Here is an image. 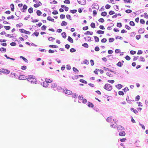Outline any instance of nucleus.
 <instances>
[{
  "instance_id": "1",
  "label": "nucleus",
  "mask_w": 148,
  "mask_h": 148,
  "mask_svg": "<svg viewBox=\"0 0 148 148\" xmlns=\"http://www.w3.org/2000/svg\"><path fill=\"white\" fill-rule=\"evenodd\" d=\"M35 77V76L34 75H28L27 81L30 82L31 84H36L37 80Z\"/></svg>"
},
{
  "instance_id": "2",
  "label": "nucleus",
  "mask_w": 148,
  "mask_h": 148,
  "mask_svg": "<svg viewBox=\"0 0 148 148\" xmlns=\"http://www.w3.org/2000/svg\"><path fill=\"white\" fill-rule=\"evenodd\" d=\"M104 88L108 91H110L112 89V86L110 84H106L104 86Z\"/></svg>"
},
{
  "instance_id": "3",
  "label": "nucleus",
  "mask_w": 148,
  "mask_h": 148,
  "mask_svg": "<svg viewBox=\"0 0 148 148\" xmlns=\"http://www.w3.org/2000/svg\"><path fill=\"white\" fill-rule=\"evenodd\" d=\"M45 81L44 82H43L42 83H41V84L44 87H46L48 86L49 84L47 82V79L46 78L45 79Z\"/></svg>"
},
{
  "instance_id": "4",
  "label": "nucleus",
  "mask_w": 148,
  "mask_h": 148,
  "mask_svg": "<svg viewBox=\"0 0 148 148\" xmlns=\"http://www.w3.org/2000/svg\"><path fill=\"white\" fill-rule=\"evenodd\" d=\"M1 72L6 74H8L10 72V71L8 69H1Z\"/></svg>"
},
{
  "instance_id": "5",
  "label": "nucleus",
  "mask_w": 148,
  "mask_h": 148,
  "mask_svg": "<svg viewBox=\"0 0 148 148\" xmlns=\"http://www.w3.org/2000/svg\"><path fill=\"white\" fill-rule=\"evenodd\" d=\"M18 77V79L21 80H23L25 79H27V77L26 76L23 75H21L19 76Z\"/></svg>"
},
{
  "instance_id": "6",
  "label": "nucleus",
  "mask_w": 148,
  "mask_h": 148,
  "mask_svg": "<svg viewBox=\"0 0 148 148\" xmlns=\"http://www.w3.org/2000/svg\"><path fill=\"white\" fill-rule=\"evenodd\" d=\"M80 1H79L78 0L77 1L78 3L82 5H85L86 4V0H80Z\"/></svg>"
},
{
  "instance_id": "7",
  "label": "nucleus",
  "mask_w": 148,
  "mask_h": 148,
  "mask_svg": "<svg viewBox=\"0 0 148 148\" xmlns=\"http://www.w3.org/2000/svg\"><path fill=\"white\" fill-rule=\"evenodd\" d=\"M10 77H14V78H17L18 77V75L15 73H11Z\"/></svg>"
},
{
  "instance_id": "8",
  "label": "nucleus",
  "mask_w": 148,
  "mask_h": 148,
  "mask_svg": "<svg viewBox=\"0 0 148 148\" xmlns=\"http://www.w3.org/2000/svg\"><path fill=\"white\" fill-rule=\"evenodd\" d=\"M27 6L24 4L23 5V8L22 9H21V10H23V11H22V12H25V10H26L27 9Z\"/></svg>"
},
{
  "instance_id": "9",
  "label": "nucleus",
  "mask_w": 148,
  "mask_h": 148,
  "mask_svg": "<svg viewBox=\"0 0 148 148\" xmlns=\"http://www.w3.org/2000/svg\"><path fill=\"white\" fill-rule=\"evenodd\" d=\"M117 125L116 123L113 124L112 122L110 123V126L112 128H115L117 127Z\"/></svg>"
},
{
  "instance_id": "10",
  "label": "nucleus",
  "mask_w": 148,
  "mask_h": 148,
  "mask_svg": "<svg viewBox=\"0 0 148 148\" xmlns=\"http://www.w3.org/2000/svg\"><path fill=\"white\" fill-rule=\"evenodd\" d=\"M88 106L89 107L93 108L94 107V105L93 104L89 101L88 102Z\"/></svg>"
},
{
  "instance_id": "11",
  "label": "nucleus",
  "mask_w": 148,
  "mask_h": 148,
  "mask_svg": "<svg viewBox=\"0 0 148 148\" xmlns=\"http://www.w3.org/2000/svg\"><path fill=\"white\" fill-rule=\"evenodd\" d=\"M145 32V30L144 28H141L139 29L138 30L139 33L142 34L143 33Z\"/></svg>"
},
{
  "instance_id": "12",
  "label": "nucleus",
  "mask_w": 148,
  "mask_h": 148,
  "mask_svg": "<svg viewBox=\"0 0 148 148\" xmlns=\"http://www.w3.org/2000/svg\"><path fill=\"white\" fill-rule=\"evenodd\" d=\"M119 135L121 136H124L125 135V133L124 131L121 132H119Z\"/></svg>"
},
{
  "instance_id": "13",
  "label": "nucleus",
  "mask_w": 148,
  "mask_h": 148,
  "mask_svg": "<svg viewBox=\"0 0 148 148\" xmlns=\"http://www.w3.org/2000/svg\"><path fill=\"white\" fill-rule=\"evenodd\" d=\"M68 40L71 43H73V39L70 36H68Z\"/></svg>"
},
{
  "instance_id": "14",
  "label": "nucleus",
  "mask_w": 148,
  "mask_h": 148,
  "mask_svg": "<svg viewBox=\"0 0 148 148\" xmlns=\"http://www.w3.org/2000/svg\"><path fill=\"white\" fill-rule=\"evenodd\" d=\"M65 93L66 94L69 95H71V94H72V91L67 89L66 90V92H65Z\"/></svg>"
},
{
  "instance_id": "15",
  "label": "nucleus",
  "mask_w": 148,
  "mask_h": 148,
  "mask_svg": "<svg viewBox=\"0 0 148 148\" xmlns=\"http://www.w3.org/2000/svg\"><path fill=\"white\" fill-rule=\"evenodd\" d=\"M130 110L133 112L134 113L136 114L138 113V111L136 110V109H134V108H131L130 109Z\"/></svg>"
},
{
  "instance_id": "16",
  "label": "nucleus",
  "mask_w": 148,
  "mask_h": 148,
  "mask_svg": "<svg viewBox=\"0 0 148 148\" xmlns=\"http://www.w3.org/2000/svg\"><path fill=\"white\" fill-rule=\"evenodd\" d=\"M39 34V33L38 32H35L34 33L32 34V36H33L35 35L37 37L38 36Z\"/></svg>"
},
{
  "instance_id": "17",
  "label": "nucleus",
  "mask_w": 148,
  "mask_h": 148,
  "mask_svg": "<svg viewBox=\"0 0 148 148\" xmlns=\"http://www.w3.org/2000/svg\"><path fill=\"white\" fill-rule=\"evenodd\" d=\"M104 33V31H102V30H98L97 32V34H103Z\"/></svg>"
},
{
  "instance_id": "18",
  "label": "nucleus",
  "mask_w": 148,
  "mask_h": 148,
  "mask_svg": "<svg viewBox=\"0 0 148 148\" xmlns=\"http://www.w3.org/2000/svg\"><path fill=\"white\" fill-rule=\"evenodd\" d=\"M47 20L49 21H51L52 22H54V19L51 18L50 16H48L47 17Z\"/></svg>"
},
{
  "instance_id": "19",
  "label": "nucleus",
  "mask_w": 148,
  "mask_h": 148,
  "mask_svg": "<svg viewBox=\"0 0 148 148\" xmlns=\"http://www.w3.org/2000/svg\"><path fill=\"white\" fill-rule=\"evenodd\" d=\"M112 116H110L107 118L106 119V121L107 122H110L111 121V120H112Z\"/></svg>"
},
{
  "instance_id": "20",
  "label": "nucleus",
  "mask_w": 148,
  "mask_h": 148,
  "mask_svg": "<svg viewBox=\"0 0 148 148\" xmlns=\"http://www.w3.org/2000/svg\"><path fill=\"white\" fill-rule=\"evenodd\" d=\"M20 58L22 59L25 62L27 63L28 62V60L25 57L21 56L20 57Z\"/></svg>"
},
{
  "instance_id": "21",
  "label": "nucleus",
  "mask_w": 148,
  "mask_h": 148,
  "mask_svg": "<svg viewBox=\"0 0 148 148\" xmlns=\"http://www.w3.org/2000/svg\"><path fill=\"white\" fill-rule=\"evenodd\" d=\"M107 14V12L105 11L102 12L101 13V15L102 16H106Z\"/></svg>"
},
{
  "instance_id": "22",
  "label": "nucleus",
  "mask_w": 148,
  "mask_h": 148,
  "mask_svg": "<svg viewBox=\"0 0 148 148\" xmlns=\"http://www.w3.org/2000/svg\"><path fill=\"white\" fill-rule=\"evenodd\" d=\"M116 87H117V86L119 87H117L118 89H120L123 87V86L121 84H118L117 85H116Z\"/></svg>"
},
{
  "instance_id": "23",
  "label": "nucleus",
  "mask_w": 148,
  "mask_h": 148,
  "mask_svg": "<svg viewBox=\"0 0 148 148\" xmlns=\"http://www.w3.org/2000/svg\"><path fill=\"white\" fill-rule=\"evenodd\" d=\"M11 10L12 11H13L14 9V5L13 3L10 5Z\"/></svg>"
},
{
  "instance_id": "24",
  "label": "nucleus",
  "mask_w": 148,
  "mask_h": 148,
  "mask_svg": "<svg viewBox=\"0 0 148 148\" xmlns=\"http://www.w3.org/2000/svg\"><path fill=\"white\" fill-rule=\"evenodd\" d=\"M117 129L118 130H122L124 129V128L122 126H121V125H119L117 127Z\"/></svg>"
},
{
  "instance_id": "25",
  "label": "nucleus",
  "mask_w": 148,
  "mask_h": 148,
  "mask_svg": "<svg viewBox=\"0 0 148 148\" xmlns=\"http://www.w3.org/2000/svg\"><path fill=\"white\" fill-rule=\"evenodd\" d=\"M67 24V23L65 21H62V23L61 24V25L62 26L66 25Z\"/></svg>"
},
{
  "instance_id": "26",
  "label": "nucleus",
  "mask_w": 148,
  "mask_h": 148,
  "mask_svg": "<svg viewBox=\"0 0 148 148\" xmlns=\"http://www.w3.org/2000/svg\"><path fill=\"white\" fill-rule=\"evenodd\" d=\"M6 51V49L4 47H1L0 49V51L2 52H5Z\"/></svg>"
},
{
  "instance_id": "27",
  "label": "nucleus",
  "mask_w": 148,
  "mask_h": 148,
  "mask_svg": "<svg viewBox=\"0 0 148 148\" xmlns=\"http://www.w3.org/2000/svg\"><path fill=\"white\" fill-rule=\"evenodd\" d=\"M61 35L63 38H65L66 37V34L65 32H63L61 34Z\"/></svg>"
},
{
  "instance_id": "28",
  "label": "nucleus",
  "mask_w": 148,
  "mask_h": 148,
  "mask_svg": "<svg viewBox=\"0 0 148 148\" xmlns=\"http://www.w3.org/2000/svg\"><path fill=\"white\" fill-rule=\"evenodd\" d=\"M95 41L96 42H98L99 41V38L96 36H94Z\"/></svg>"
},
{
  "instance_id": "29",
  "label": "nucleus",
  "mask_w": 148,
  "mask_h": 148,
  "mask_svg": "<svg viewBox=\"0 0 148 148\" xmlns=\"http://www.w3.org/2000/svg\"><path fill=\"white\" fill-rule=\"evenodd\" d=\"M79 81L80 82L85 84H86L87 83V82L86 81L82 79H80L79 80Z\"/></svg>"
},
{
  "instance_id": "30",
  "label": "nucleus",
  "mask_w": 148,
  "mask_h": 148,
  "mask_svg": "<svg viewBox=\"0 0 148 148\" xmlns=\"http://www.w3.org/2000/svg\"><path fill=\"white\" fill-rule=\"evenodd\" d=\"M49 46L51 48H57L58 47V46L55 45H49Z\"/></svg>"
},
{
  "instance_id": "31",
  "label": "nucleus",
  "mask_w": 148,
  "mask_h": 148,
  "mask_svg": "<svg viewBox=\"0 0 148 148\" xmlns=\"http://www.w3.org/2000/svg\"><path fill=\"white\" fill-rule=\"evenodd\" d=\"M139 61H140L144 62L145 61V59L143 57L141 56L139 58Z\"/></svg>"
},
{
  "instance_id": "32",
  "label": "nucleus",
  "mask_w": 148,
  "mask_h": 148,
  "mask_svg": "<svg viewBox=\"0 0 148 148\" xmlns=\"http://www.w3.org/2000/svg\"><path fill=\"white\" fill-rule=\"evenodd\" d=\"M28 11L30 13H32L33 12V9L32 7H30L28 10Z\"/></svg>"
},
{
  "instance_id": "33",
  "label": "nucleus",
  "mask_w": 148,
  "mask_h": 148,
  "mask_svg": "<svg viewBox=\"0 0 148 148\" xmlns=\"http://www.w3.org/2000/svg\"><path fill=\"white\" fill-rule=\"evenodd\" d=\"M116 65L118 66L121 67L122 66L123 64L120 61H119L116 64Z\"/></svg>"
},
{
  "instance_id": "34",
  "label": "nucleus",
  "mask_w": 148,
  "mask_h": 148,
  "mask_svg": "<svg viewBox=\"0 0 148 148\" xmlns=\"http://www.w3.org/2000/svg\"><path fill=\"white\" fill-rule=\"evenodd\" d=\"M82 46L86 48H88V45L87 43H84L82 45Z\"/></svg>"
},
{
  "instance_id": "35",
  "label": "nucleus",
  "mask_w": 148,
  "mask_h": 148,
  "mask_svg": "<svg viewBox=\"0 0 148 148\" xmlns=\"http://www.w3.org/2000/svg\"><path fill=\"white\" fill-rule=\"evenodd\" d=\"M57 84L56 83H53L51 84V87L53 88H54L56 87Z\"/></svg>"
},
{
  "instance_id": "36",
  "label": "nucleus",
  "mask_w": 148,
  "mask_h": 148,
  "mask_svg": "<svg viewBox=\"0 0 148 148\" xmlns=\"http://www.w3.org/2000/svg\"><path fill=\"white\" fill-rule=\"evenodd\" d=\"M77 10L74 9V10H70V12L71 13H72V14H74L77 12Z\"/></svg>"
},
{
  "instance_id": "37",
  "label": "nucleus",
  "mask_w": 148,
  "mask_h": 148,
  "mask_svg": "<svg viewBox=\"0 0 148 148\" xmlns=\"http://www.w3.org/2000/svg\"><path fill=\"white\" fill-rule=\"evenodd\" d=\"M42 13V12L39 10H38L36 11V13L38 16H40Z\"/></svg>"
},
{
  "instance_id": "38",
  "label": "nucleus",
  "mask_w": 148,
  "mask_h": 148,
  "mask_svg": "<svg viewBox=\"0 0 148 148\" xmlns=\"http://www.w3.org/2000/svg\"><path fill=\"white\" fill-rule=\"evenodd\" d=\"M90 26L92 28H95V23H92L90 24Z\"/></svg>"
},
{
  "instance_id": "39",
  "label": "nucleus",
  "mask_w": 148,
  "mask_h": 148,
  "mask_svg": "<svg viewBox=\"0 0 148 148\" xmlns=\"http://www.w3.org/2000/svg\"><path fill=\"white\" fill-rule=\"evenodd\" d=\"M129 24L131 26H134L135 25L134 23L132 21H130V22Z\"/></svg>"
},
{
  "instance_id": "40",
  "label": "nucleus",
  "mask_w": 148,
  "mask_h": 148,
  "mask_svg": "<svg viewBox=\"0 0 148 148\" xmlns=\"http://www.w3.org/2000/svg\"><path fill=\"white\" fill-rule=\"evenodd\" d=\"M118 94L120 95H123L124 93L122 91H119L118 92Z\"/></svg>"
},
{
  "instance_id": "41",
  "label": "nucleus",
  "mask_w": 148,
  "mask_h": 148,
  "mask_svg": "<svg viewBox=\"0 0 148 148\" xmlns=\"http://www.w3.org/2000/svg\"><path fill=\"white\" fill-rule=\"evenodd\" d=\"M78 95H77V94L74 93L72 95V97L73 98H77L78 96Z\"/></svg>"
},
{
  "instance_id": "42",
  "label": "nucleus",
  "mask_w": 148,
  "mask_h": 148,
  "mask_svg": "<svg viewBox=\"0 0 148 148\" xmlns=\"http://www.w3.org/2000/svg\"><path fill=\"white\" fill-rule=\"evenodd\" d=\"M114 40V39L113 38H110L109 39V42H113Z\"/></svg>"
},
{
  "instance_id": "43",
  "label": "nucleus",
  "mask_w": 148,
  "mask_h": 148,
  "mask_svg": "<svg viewBox=\"0 0 148 148\" xmlns=\"http://www.w3.org/2000/svg\"><path fill=\"white\" fill-rule=\"evenodd\" d=\"M48 40L50 41H53L55 40V38H54L52 37H49L48 38Z\"/></svg>"
},
{
  "instance_id": "44",
  "label": "nucleus",
  "mask_w": 148,
  "mask_h": 148,
  "mask_svg": "<svg viewBox=\"0 0 148 148\" xmlns=\"http://www.w3.org/2000/svg\"><path fill=\"white\" fill-rule=\"evenodd\" d=\"M109 15H112L115 13V12L112 10H111L108 13Z\"/></svg>"
},
{
  "instance_id": "45",
  "label": "nucleus",
  "mask_w": 148,
  "mask_h": 148,
  "mask_svg": "<svg viewBox=\"0 0 148 148\" xmlns=\"http://www.w3.org/2000/svg\"><path fill=\"white\" fill-rule=\"evenodd\" d=\"M47 27L45 25H43L41 27V29L42 30H45L46 29Z\"/></svg>"
},
{
  "instance_id": "46",
  "label": "nucleus",
  "mask_w": 148,
  "mask_h": 148,
  "mask_svg": "<svg viewBox=\"0 0 148 148\" xmlns=\"http://www.w3.org/2000/svg\"><path fill=\"white\" fill-rule=\"evenodd\" d=\"M70 52L73 53L75 52L76 51V50L74 48H71V49H70Z\"/></svg>"
},
{
  "instance_id": "47",
  "label": "nucleus",
  "mask_w": 148,
  "mask_h": 148,
  "mask_svg": "<svg viewBox=\"0 0 148 148\" xmlns=\"http://www.w3.org/2000/svg\"><path fill=\"white\" fill-rule=\"evenodd\" d=\"M117 26L119 27H121L122 26V23H117Z\"/></svg>"
},
{
  "instance_id": "48",
  "label": "nucleus",
  "mask_w": 148,
  "mask_h": 148,
  "mask_svg": "<svg viewBox=\"0 0 148 148\" xmlns=\"http://www.w3.org/2000/svg\"><path fill=\"white\" fill-rule=\"evenodd\" d=\"M27 69V66H26L24 65L21 66V69L23 70H25Z\"/></svg>"
},
{
  "instance_id": "49",
  "label": "nucleus",
  "mask_w": 148,
  "mask_h": 148,
  "mask_svg": "<svg viewBox=\"0 0 148 148\" xmlns=\"http://www.w3.org/2000/svg\"><path fill=\"white\" fill-rule=\"evenodd\" d=\"M66 17L67 18V19H69L70 20H72L71 16L70 15H66Z\"/></svg>"
},
{
  "instance_id": "50",
  "label": "nucleus",
  "mask_w": 148,
  "mask_h": 148,
  "mask_svg": "<svg viewBox=\"0 0 148 148\" xmlns=\"http://www.w3.org/2000/svg\"><path fill=\"white\" fill-rule=\"evenodd\" d=\"M73 71L74 72H78L79 71L77 70V69L75 67H73Z\"/></svg>"
},
{
  "instance_id": "51",
  "label": "nucleus",
  "mask_w": 148,
  "mask_h": 148,
  "mask_svg": "<svg viewBox=\"0 0 148 148\" xmlns=\"http://www.w3.org/2000/svg\"><path fill=\"white\" fill-rule=\"evenodd\" d=\"M125 12L127 13H130L132 12V11L130 9L127 10L125 11Z\"/></svg>"
},
{
  "instance_id": "52",
  "label": "nucleus",
  "mask_w": 148,
  "mask_h": 148,
  "mask_svg": "<svg viewBox=\"0 0 148 148\" xmlns=\"http://www.w3.org/2000/svg\"><path fill=\"white\" fill-rule=\"evenodd\" d=\"M98 21L101 23H103L104 22V20L102 18H101L98 20Z\"/></svg>"
},
{
  "instance_id": "53",
  "label": "nucleus",
  "mask_w": 148,
  "mask_h": 148,
  "mask_svg": "<svg viewBox=\"0 0 148 148\" xmlns=\"http://www.w3.org/2000/svg\"><path fill=\"white\" fill-rule=\"evenodd\" d=\"M4 27L6 30H9L10 29L11 27L10 26H4Z\"/></svg>"
},
{
  "instance_id": "54",
  "label": "nucleus",
  "mask_w": 148,
  "mask_h": 148,
  "mask_svg": "<svg viewBox=\"0 0 148 148\" xmlns=\"http://www.w3.org/2000/svg\"><path fill=\"white\" fill-rule=\"evenodd\" d=\"M123 1L124 3H131L132 1L130 0H124Z\"/></svg>"
},
{
  "instance_id": "55",
  "label": "nucleus",
  "mask_w": 148,
  "mask_h": 148,
  "mask_svg": "<svg viewBox=\"0 0 148 148\" xmlns=\"http://www.w3.org/2000/svg\"><path fill=\"white\" fill-rule=\"evenodd\" d=\"M84 63L85 64H88L89 63V61L87 60H85L84 61Z\"/></svg>"
},
{
  "instance_id": "56",
  "label": "nucleus",
  "mask_w": 148,
  "mask_h": 148,
  "mask_svg": "<svg viewBox=\"0 0 148 148\" xmlns=\"http://www.w3.org/2000/svg\"><path fill=\"white\" fill-rule=\"evenodd\" d=\"M84 97L82 95H79L78 97V99H79L80 100H82L83 99Z\"/></svg>"
},
{
  "instance_id": "57",
  "label": "nucleus",
  "mask_w": 148,
  "mask_h": 148,
  "mask_svg": "<svg viewBox=\"0 0 148 148\" xmlns=\"http://www.w3.org/2000/svg\"><path fill=\"white\" fill-rule=\"evenodd\" d=\"M64 3L70 4V1L69 0H65L64 1Z\"/></svg>"
},
{
  "instance_id": "58",
  "label": "nucleus",
  "mask_w": 148,
  "mask_h": 148,
  "mask_svg": "<svg viewBox=\"0 0 148 148\" xmlns=\"http://www.w3.org/2000/svg\"><path fill=\"white\" fill-rule=\"evenodd\" d=\"M125 58L127 60H129L131 59L130 57L128 55L126 56L125 57Z\"/></svg>"
},
{
  "instance_id": "59",
  "label": "nucleus",
  "mask_w": 148,
  "mask_h": 148,
  "mask_svg": "<svg viewBox=\"0 0 148 148\" xmlns=\"http://www.w3.org/2000/svg\"><path fill=\"white\" fill-rule=\"evenodd\" d=\"M136 34V33L134 32H132L130 34V36L134 37L135 36Z\"/></svg>"
},
{
  "instance_id": "60",
  "label": "nucleus",
  "mask_w": 148,
  "mask_h": 148,
  "mask_svg": "<svg viewBox=\"0 0 148 148\" xmlns=\"http://www.w3.org/2000/svg\"><path fill=\"white\" fill-rule=\"evenodd\" d=\"M107 39L106 38H103L101 40V42L103 43H105L107 41Z\"/></svg>"
},
{
  "instance_id": "61",
  "label": "nucleus",
  "mask_w": 148,
  "mask_h": 148,
  "mask_svg": "<svg viewBox=\"0 0 148 148\" xmlns=\"http://www.w3.org/2000/svg\"><path fill=\"white\" fill-rule=\"evenodd\" d=\"M141 35H137L136 36V39L138 40L140 38Z\"/></svg>"
},
{
  "instance_id": "62",
  "label": "nucleus",
  "mask_w": 148,
  "mask_h": 148,
  "mask_svg": "<svg viewBox=\"0 0 148 148\" xmlns=\"http://www.w3.org/2000/svg\"><path fill=\"white\" fill-rule=\"evenodd\" d=\"M140 98V97L139 95H137L135 97L136 101H138Z\"/></svg>"
},
{
  "instance_id": "63",
  "label": "nucleus",
  "mask_w": 148,
  "mask_h": 148,
  "mask_svg": "<svg viewBox=\"0 0 148 148\" xmlns=\"http://www.w3.org/2000/svg\"><path fill=\"white\" fill-rule=\"evenodd\" d=\"M123 90L124 92H126L127 91L129 90V89L127 87H126L123 89Z\"/></svg>"
},
{
  "instance_id": "64",
  "label": "nucleus",
  "mask_w": 148,
  "mask_h": 148,
  "mask_svg": "<svg viewBox=\"0 0 148 148\" xmlns=\"http://www.w3.org/2000/svg\"><path fill=\"white\" fill-rule=\"evenodd\" d=\"M111 6L109 4H107L105 6V8L106 9H108L110 8Z\"/></svg>"
}]
</instances>
